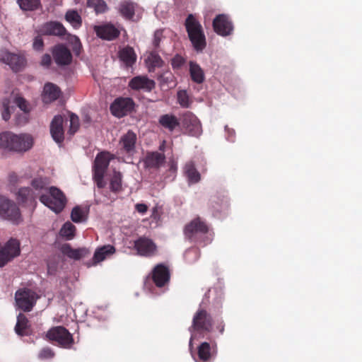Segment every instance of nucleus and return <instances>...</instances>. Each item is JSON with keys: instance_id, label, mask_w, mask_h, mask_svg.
<instances>
[{"instance_id": "obj_40", "label": "nucleus", "mask_w": 362, "mask_h": 362, "mask_svg": "<svg viewBox=\"0 0 362 362\" xmlns=\"http://www.w3.org/2000/svg\"><path fill=\"white\" fill-rule=\"evenodd\" d=\"M122 175L120 172L114 171L110 179V188L113 192H118L122 189Z\"/></svg>"}, {"instance_id": "obj_33", "label": "nucleus", "mask_w": 362, "mask_h": 362, "mask_svg": "<svg viewBox=\"0 0 362 362\" xmlns=\"http://www.w3.org/2000/svg\"><path fill=\"white\" fill-rule=\"evenodd\" d=\"M183 173L190 185L196 184L201 180V175L192 161H189L185 165Z\"/></svg>"}, {"instance_id": "obj_4", "label": "nucleus", "mask_w": 362, "mask_h": 362, "mask_svg": "<svg viewBox=\"0 0 362 362\" xmlns=\"http://www.w3.org/2000/svg\"><path fill=\"white\" fill-rule=\"evenodd\" d=\"M38 298L37 293L29 288L18 289L15 293L16 305L23 312H30Z\"/></svg>"}, {"instance_id": "obj_23", "label": "nucleus", "mask_w": 362, "mask_h": 362, "mask_svg": "<svg viewBox=\"0 0 362 362\" xmlns=\"http://www.w3.org/2000/svg\"><path fill=\"white\" fill-rule=\"evenodd\" d=\"M209 227L206 223L202 221L199 217H197L190 221L185 227V234L189 237H192L196 233L205 234L208 233Z\"/></svg>"}, {"instance_id": "obj_7", "label": "nucleus", "mask_w": 362, "mask_h": 362, "mask_svg": "<svg viewBox=\"0 0 362 362\" xmlns=\"http://www.w3.org/2000/svg\"><path fill=\"white\" fill-rule=\"evenodd\" d=\"M47 336L51 341H56L58 345L63 348H70L74 344L72 335L66 328L61 326L49 330Z\"/></svg>"}, {"instance_id": "obj_3", "label": "nucleus", "mask_w": 362, "mask_h": 362, "mask_svg": "<svg viewBox=\"0 0 362 362\" xmlns=\"http://www.w3.org/2000/svg\"><path fill=\"white\" fill-rule=\"evenodd\" d=\"M40 202L56 213H60L66 206L64 192L56 187H50L46 194H41Z\"/></svg>"}, {"instance_id": "obj_39", "label": "nucleus", "mask_w": 362, "mask_h": 362, "mask_svg": "<svg viewBox=\"0 0 362 362\" xmlns=\"http://www.w3.org/2000/svg\"><path fill=\"white\" fill-rule=\"evenodd\" d=\"M20 8L23 11H33L41 7L40 0H17Z\"/></svg>"}, {"instance_id": "obj_48", "label": "nucleus", "mask_w": 362, "mask_h": 362, "mask_svg": "<svg viewBox=\"0 0 362 362\" xmlns=\"http://www.w3.org/2000/svg\"><path fill=\"white\" fill-rule=\"evenodd\" d=\"M33 48L35 50L39 51V52H41L43 50L44 41H43L42 36L37 35L34 38L33 42Z\"/></svg>"}, {"instance_id": "obj_14", "label": "nucleus", "mask_w": 362, "mask_h": 362, "mask_svg": "<svg viewBox=\"0 0 362 362\" xmlns=\"http://www.w3.org/2000/svg\"><path fill=\"white\" fill-rule=\"evenodd\" d=\"M182 124L191 136L201 135L202 132L201 122L192 112H187L182 115Z\"/></svg>"}, {"instance_id": "obj_19", "label": "nucleus", "mask_w": 362, "mask_h": 362, "mask_svg": "<svg viewBox=\"0 0 362 362\" xmlns=\"http://www.w3.org/2000/svg\"><path fill=\"white\" fill-rule=\"evenodd\" d=\"M129 86L135 90H143L146 92L151 91L156 86L153 80L145 76H138L132 78L129 82Z\"/></svg>"}, {"instance_id": "obj_11", "label": "nucleus", "mask_w": 362, "mask_h": 362, "mask_svg": "<svg viewBox=\"0 0 362 362\" xmlns=\"http://www.w3.org/2000/svg\"><path fill=\"white\" fill-rule=\"evenodd\" d=\"M94 32L99 38L112 41L117 39L120 35V30L111 23H104L93 27Z\"/></svg>"}, {"instance_id": "obj_49", "label": "nucleus", "mask_w": 362, "mask_h": 362, "mask_svg": "<svg viewBox=\"0 0 362 362\" xmlns=\"http://www.w3.org/2000/svg\"><path fill=\"white\" fill-rule=\"evenodd\" d=\"M163 37V30H157L154 33L153 45V47L157 49L160 46V42Z\"/></svg>"}, {"instance_id": "obj_6", "label": "nucleus", "mask_w": 362, "mask_h": 362, "mask_svg": "<svg viewBox=\"0 0 362 362\" xmlns=\"http://www.w3.org/2000/svg\"><path fill=\"white\" fill-rule=\"evenodd\" d=\"M0 216L16 223H18L21 220V214L18 206L3 196H0Z\"/></svg>"}, {"instance_id": "obj_42", "label": "nucleus", "mask_w": 362, "mask_h": 362, "mask_svg": "<svg viewBox=\"0 0 362 362\" xmlns=\"http://www.w3.org/2000/svg\"><path fill=\"white\" fill-rule=\"evenodd\" d=\"M149 70L155 69L156 67H161L163 65V61L159 54L155 52L150 53L146 59Z\"/></svg>"}, {"instance_id": "obj_12", "label": "nucleus", "mask_w": 362, "mask_h": 362, "mask_svg": "<svg viewBox=\"0 0 362 362\" xmlns=\"http://www.w3.org/2000/svg\"><path fill=\"white\" fill-rule=\"evenodd\" d=\"M212 25L214 30L223 37L230 35L233 32V23L225 14L217 15L213 21Z\"/></svg>"}, {"instance_id": "obj_44", "label": "nucleus", "mask_w": 362, "mask_h": 362, "mask_svg": "<svg viewBox=\"0 0 362 362\" xmlns=\"http://www.w3.org/2000/svg\"><path fill=\"white\" fill-rule=\"evenodd\" d=\"M200 257V251L198 248H190L185 252V259L188 263H192Z\"/></svg>"}, {"instance_id": "obj_32", "label": "nucleus", "mask_w": 362, "mask_h": 362, "mask_svg": "<svg viewBox=\"0 0 362 362\" xmlns=\"http://www.w3.org/2000/svg\"><path fill=\"white\" fill-rule=\"evenodd\" d=\"M158 122L160 126L170 132H173L180 127V119L173 114H165L159 117Z\"/></svg>"}, {"instance_id": "obj_36", "label": "nucleus", "mask_w": 362, "mask_h": 362, "mask_svg": "<svg viewBox=\"0 0 362 362\" xmlns=\"http://www.w3.org/2000/svg\"><path fill=\"white\" fill-rule=\"evenodd\" d=\"M189 74L194 82L200 84L204 81L205 76L204 71L196 62H189Z\"/></svg>"}, {"instance_id": "obj_56", "label": "nucleus", "mask_w": 362, "mask_h": 362, "mask_svg": "<svg viewBox=\"0 0 362 362\" xmlns=\"http://www.w3.org/2000/svg\"><path fill=\"white\" fill-rule=\"evenodd\" d=\"M224 327H225V325L223 321H221L216 325V329L218 330V332L221 334L224 332Z\"/></svg>"}, {"instance_id": "obj_47", "label": "nucleus", "mask_w": 362, "mask_h": 362, "mask_svg": "<svg viewBox=\"0 0 362 362\" xmlns=\"http://www.w3.org/2000/svg\"><path fill=\"white\" fill-rule=\"evenodd\" d=\"M54 356V353L49 347L43 348L38 354V357L40 359H49L53 358Z\"/></svg>"}, {"instance_id": "obj_50", "label": "nucleus", "mask_w": 362, "mask_h": 362, "mask_svg": "<svg viewBox=\"0 0 362 362\" xmlns=\"http://www.w3.org/2000/svg\"><path fill=\"white\" fill-rule=\"evenodd\" d=\"M185 62V59L180 55H175L171 61V65L174 69L180 68Z\"/></svg>"}, {"instance_id": "obj_35", "label": "nucleus", "mask_w": 362, "mask_h": 362, "mask_svg": "<svg viewBox=\"0 0 362 362\" xmlns=\"http://www.w3.org/2000/svg\"><path fill=\"white\" fill-rule=\"evenodd\" d=\"M119 57L127 66H132L136 60L135 52L134 49L129 46H127L119 50Z\"/></svg>"}, {"instance_id": "obj_41", "label": "nucleus", "mask_w": 362, "mask_h": 362, "mask_svg": "<svg viewBox=\"0 0 362 362\" xmlns=\"http://www.w3.org/2000/svg\"><path fill=\"white\" fill-rule=\"evenodd\" d=\"M76 226L69 221L66 222L60 230L61 236L66 240H72L75 236Z\"/></svg>"}, {"instance_id": "obj_57", "label": "nucleus", "mask_w": 362, "mask_h": 362, "mask_svg": "<svg viewBox=\"0 0 362 362\" xmlns=\"http://www.w3.org/2000/svg\"><path fill=\"white\" fill-rule=\"evenodd\" d=\"M170 171H172L173 173H175L176 170H177V167H176V165H175L174 163H172L170 166V169H169Z\"/></svg>"}, {"instance_id": "obj_29", "label": "nucleus", "mask_w": 362, "mask_h": 362, "mask_svg": "<svg viewBox=\"0 0 362 362\" xmlns=\"http://www.w3.org/2000/svg\"><path fill=\"white\" fill-rule=\"evenodd\" d=\"M15 331L18 335L22 337L28 336L31 334L32 330L29 320L23 313H19L17 316Z\"/></svg>"}, {"instance_id": "obj_15", "label": "nucleus", "mask_w": 362, "mask_h": 362, "mask_svg": "<svg viewBox=\"0 0 362 362\" xmlns=\"http://www.w3.org/2000/svg\"><path fill=\"white\" fill-rule=\"evenodd\" d=\"M217 343L211 341L210 343L202 342L197 347V356L200 362H210L217 355Z\"/></svg>"}, {"instance_id": "obj_22", "label": "nucleus", "mask_w": 362, "mask_h": 362, "mask_svg": "<svg viewBox=\"0 0 362 362\" xmlns=\"http://www.w3.org/2000/svg\"><path fill=\"white\" fill-rule=\"evenodd\" d=\"M41 32L45 35L58 37H64L67 33L66 29L62 23L52 21L44 23L42 26Z\"/></svg>"}, {"instance_id": "obj_9", "label": "nucleus", "mask_w": 362, "mask_h": 362, "mask_svg": "<svg viewBox=\"0 0 362 362\" xmlns=\"http://www.w3.org/2000/svg\"><path fill=\"white\" fill-rule=\"evenodd\" d=\"M16 106L18 107L25 113L30 112L28 102L22 97H16L13 101H11L9 99H4L1 113L3 119L8 121L11 118V114L15 110Z\"/></svg>"}, {"instance_id": "obj_45", "label": "nucleus", "mask_w": 362, "mask_h": 362, "mask_svg": "<svg viewBox=\"0 0 362 362\" xmlns=\"http://www.w3.org/2000/svg\"><path fill=\"white\" fill-rule=\"evenodd\" d=\"M79 127V119L78 117L71 113L70 115V127L69 129V134L70 135H74L78 129Z\"/></svg>"}, {"instance_id": "obj_51", "label": "nucleus", "mask_w": 362, "mask_h": 362, "mask_svg": "<svg viewBox=\"0 0 362 362\" xmlns=\"http://www.w3.org/2000/svg\"><path fill=\"white\" fill-rule=\"evenodd\" d=\"M105 175L101 174H93V180L97 185L98 188H103L105 186L104 181Z\"/></svg>"}, {"instance_id": "obj_46", "label": "nucleus", "mask_w": 362, "mask_h": 362, "mask_svg": "<svg viewBox=\"0 0 362 362\" xmlns=\"http://www.w3.org/2000/svg\"><path fill=\"white\" fill-rule=\"evenodd\" d=\"M177 100L179 104L182 107H188L189 103V97L185 90H180L177 93Z\"/></svg>"}, {"instance_id": "obj_31", "label": "nucleus", "mask_w": 362, "mask_h": 362, "mask_svg": "<svg viewBox=\"0 0 362 362\" xmlns=\"http://www.w3.org/2000/svg\"><path fill=\"white\" fill-rule=\"evenodd\" d=\"M61 90L56 85L47 83L45 85L43 90V101L45 103L53 102L60 96Z\"/></svg>"}, {"instance_id": "obj_24", "label": "nucleus", "mask_w": 362, "mask_h": 362, "mask_svg": "<svg viewBox=\"0 0 362 362\" xmlns=\"http://www.w3.org/2000/svg\"><path fill=\"white\" fill-rule=\"evenodd\" d=\"M53 57L58 65H68L72 60L70 50L63 45L54 47L53 49Z\"/></svg>"}, {"instance_id": "obj_18", "label": "nucleus", "mask_w": 362, "mask_h": 362, "mask_svg": "<svg viewBox=\"0 0 362 362\" xmlns=\"http://www.w3.org/2000/svg\"><path fill=\"white\" fill-rule=\"evenodd\" d=\"M111 159H112V156L109 152L102 151L99 153L94 160L93 166V174L105 175Z\"/></svg>"}, {"instance_id": "obj_30", "label": "nucleus", "mask_w": 362, "mask_h": 362, "mask_svg": "<svg viewBox=\"0 0 362 362\" xmlns=\"http://www.w3.org/2000/svg\"><path fill=\"white\" fill-rule=\"evenodd\" d=\"M35 192L30 187H21L17 193V200L22 204H33L37 199Z\"/></svg>"}, {"instance_id": "obj_16", "label": "nucleus", "mask_w": 362, "mask_h": 362, "mask_svg": "<svg viewBox=\"0 0 362 362\" xmlns=\"http://www.w3.org/2000/svg\"><path fill=\"white\" fill-rule=\"evenodd\" d=\"M170 273L168 267L158 264L152 271V280L157 287L165 286L170 281Z\"/></svg>"}, {"instance_id": "obj_1", "label": "nucleus", "mask_w": 362, "mask_h": 362, "mask_svg": "<svg viewBox=\"0 0 362 362\" xmlns=\"http://www.w3.org/2000/svg\"><path fill=\"white\" fill-rule=\"evenodd\" d=\"M33 144V138L29 134H16L11 132L0 134L1 149L15 153H24L29 151Z\"/></svg>"}, {"instance_id": "obj_37", "label": "nucleus", "mask_w": 362, "mask_h": 362, "mask_svg": "<svg viewBox=\"0 0 362 362\" xmlns=\"http://www.w3.org/2000/svg\"><path fill=\"white\" fill-rule=\"evenodd\" d=\"M64 18L74 29H78L82 25V18L76 10H68L65 13Z\"/></svg>"}, {"instance_id": "obj_8", "label": "nucleus", "mask_w": 362, "mask_h": 362, "mask_svg": "<svg viewBox=\"0 0 362 362\" xmlns=\"http://www.w3.org/2000/svg\"><path fill=\"white\" fill-rule=\"evenodd\" d=\"M134 107V102L130 98H118L110 107L112 115L121 118L130 113Z\"/></svg>"}, {"instance_id": "obj_17", "label": "nucleus", "mask_w": 362, "mask_h": 362, "mask_svg": "<svg viewBox=\"0 0 362 362\" xmlns=\"http://www.w3.org/2000/svg\"><path fill=\"white\" fill-rule=\"evenodd\" d=\"M64 117L58 115L54 117L50 124L51 136L53 140L59 146L64 140Z\"/></svg>"}, {"instance_id": "obj_28", "label": "nucleus", "mask_w": 362, "mask_h": 362, "mask_svg": "<svg viewBox=\"0 0 362 362\" xmlns=\"http://www.w3.org/2000/svg\"><path fill=\"white\" fill-rule=\"evenodd\" d=\"M136 139V134L132 130H129L121 137L119 143L126 153H133L135 151Z\"/></svg>"}, {"instance_id": "obj_53", "label": "nucleus", "mask_w": 362, "mask_h": 362, "mask_svg": "<svg viewBox=\"0 0 362 362\" xmlns=\"http://www.w3.org/2000/svg\"><path fill=\"white\" fill-rule=\"evenodd\" d=\"M52 58L48 54H45L42 57L41 64L45 66H49L51 64Z\"/></svg>"}, {"instance_id": "obj_26", "label": "nucleus", "mask_w": 362, "mask_h": 362, "mask_svg": "<svg viewBox=\"0 0 362 362\" xmlns=\"http://www.w3.org/2000/svg\"><path fill=\"white\" fill-rule=\"evenodd\" d=\"M137 4L130 0H123L118 5V12L126 20L132 21L135 15Z\"/></svg>"}, {"instance_id": "obj_34", "label": "nucleus", "mask_w": 362, "mask_h": 362, "mask_svg": "<svg viewBox=\"0 0 362 362\" xmlns=\"http://www.w3.org/2000/svg\"><path fill=\"white\" fill-rule=\"evenodd\" d=\"M48 184L46 177H36L31 181L32 189L35 192L37 197H38L40 200L41 194H46V193H47L49 188L48 187Z\"/></svg>"}, {"instance_id": "obj_52", "label": "nucleus", "mask_w": 362, "mask_h": 362, "mask_svg": "<svg viewBox=\"0 0 362 362\" xmlns=\"http://www.w3.org/2000/svg\"><path fill=\"white\" fill-rule=\"evenodd\" d=\"M225 131L226 132L227 140L231 142L234 141L235 134L234 129L229 128L228 126H226Z\"/></svg>"}, {"instance_id": "obj_27", "label": "nucleus", "mask_w": 362, "mask_h": 362, "mask_svg": "<svg viewBox=\"0 0 362 362\" xmlns=\"http://www.w3.org/2000/svg\"><path fill=\"white\" fill-rule=\"evenodd\" d=\"M61 251L64 255L74 260H79L90 254V251L85 247L74 249L68 243L64 244L62 246Z\"/></svg>"}, {"instance_id": "obj_20", "label": "nucleus", "mask_w": 362, "mask_h": 362, "mask_svg": "<svg viewBox=\"0 0 362 362\" xmlns=\"http://www.w3.org/2000/svg\"><path fill=\"white\" fill-rule=\"evenodd\" d=\"M115 252V247L111 245H103L96 249L92 259L86 263L88 267L95 266Z\"/></svg>"}, {"instance_id": "obj_38", "label": "nucleus", "mask_w": 362, "mask_h": 362, "mask_svg": "<svg viewBox=\"0 0 362 362\" xmlns=\"http://www.w3.org/2000/svg\"><path fill=\"white\" fill-rule=\"evenodd\" d=\"M86 6L93 9L96 15L105 13L109 9L105 0H87Z\"/></svg>"}, {"instance_id": "obj_55", "label": "nucleus", "mask_w": 362, "mask_h": 362, "mask_svg": "<svg viewBox=\"0 0 362 362\" xmlns=\"http://www.w3.org/2000/svg\"><path fill=\"white\" fill-rule=\"evenodd\" d=\"M135 209L139 213L144 214L147 211L148 206L145 204H136Z\"/></svg>"}, {"instance_id": "obj_25", "label": "nucleus", "mask_w": 362, "mask_h": 362, "mask_svg": "<svg viewBox=\"0 0 362 362\" xmlns=\"http://www.w3.org/2000/svg\"><path fill=\"white\" fill-rule=\"evenodd\" d=\"M165 161V156L158 151L148 152L144 158L146 168L158 169Z\"/></svg>"}, {"instance_id": "obj_10", "label": "nucleus", "mask_w": 362, "mask_h": 362, "mask_svg": "<svg viewBox=\"0 0 362 362\" xmlns=\"http://www.w3.org/2000/svg\"><path fill=\"white\" fill-rule=\"evenodd\" d=\"M20 255V243L18 240L11 238L4 247L0 248V267Z\"/></svg>"}, {"instance_id": "obj_43", "label": "nucleus", "mask_w": 362, "mask_h": 362, "mask_svg": "<svg viewBox=\"0 0 362 362\" xmlns=\"http://www.w3.org/2000/svg\"><path fill=\"white\" fill-rule=\"evenodd\" d=\"M71 218L74 223H81L86 219L84 211L79 206L73 208L71 213Z\"/></svg>"}, {"instance_id": "obj_54", "label": "nucleus", "mask_w": 362, "mask_h": 362, "mask_svg": "<svg viewBox=\"0 0 362 362\" xmlns=\"http://www.w3.org/2000/svg\"><path fill=\"white\" fill-rule=\"evenodd\" d=\"M8 178L10 183L13 185L21 182V178L15 173H10Z\"/></svg>"}, {"instance_id": "obj_5", "label": "nucleus", "mask_w": 362, "mask_h": 362, "mask_svg": "<svg viewBox=\"0 0 362 362\" xmlns=\"http://www.w3.org/2000/svg\"><path fill=\"white\" fill-rule=\"evenodd\" d=\"M213 319L204 309H199L192 319L191 328L198 333H209L212 331Z\"/></svg>"}, {"instance_id": "obj_2", "label": "nucleus", "mask_w": 362, "mask_h": 362, "mask_svg": "<svg viewBox=\"0 0 362 362\" xmlns=\"http://www.w3.org/2000/svg\"><path fill=\"white\" fill-rule=\"evenodd\" d=\"M185 26L194 49L202 52L206 47V42L200 22L194 14H189L185 19Z\"/></svg>"}, {"instance_id": "obj_13", "label": "nucleus", "mask_w": 362, "mask_h": 362, "mask_svg": "<svg viewBox=\"0 0 362 362\" xmlns=\"http://www.w3.org/2000/svg\"><path fill=\"white\" fill-rule=\"evenodd\" d=\"M134 247L141 256L150 257L157 253V245L151 239L146 237L139 238L134 241Z\"/></svg>"}, {"instance_id": "obj_21", "label": "nucleus", "mask_w": 362, "mask_h": 362, "mask_svg": "<svg viewBox=\"0 0 362 362\" xmlns=\"http://www.w3.org/2000/svg\"><path fill=\"white\" fill-rule=\"evenodd\" d=\"M1 59L3 62L9 65L11 69L15 72L21 71L25 64V59L24 57L11 52H5Z\"/></svg>"}]
</instances>
